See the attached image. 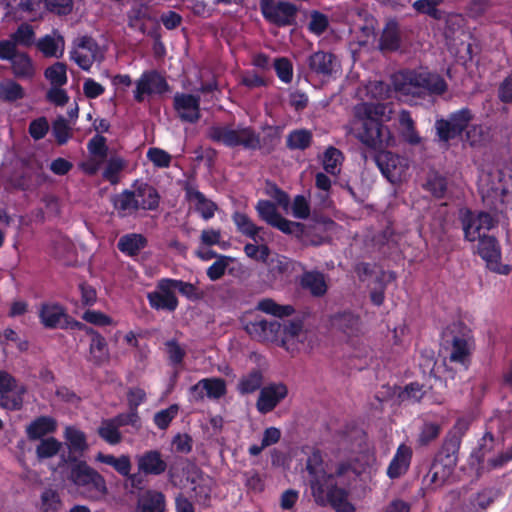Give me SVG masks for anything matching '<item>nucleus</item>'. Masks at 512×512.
Masks as SVG:
<instances>
[{"label": "nucleus", "mask_w": 512, "mask_h": 512, "mask_svg": "<svg viewBox=\"0 0 512 512\" xmlns=\"http://www.w3.org/2000/svg\"><path fill=\"white\" fill-rule=\"evenodd\" d=\"M344 154L334 146H329L323 153L322 166L327 174L337 175L340 173Z\"/></svg>", "instance_id": "obj_39"}, {"label": "nucleus", "mask_w": 512, "mask_h": 512, "mask_svg": "<svg viewBox=\"0 0 512 512\" xmlns=\"http://www.w3.org/2000/svg\"><path fill=\"white\" fill-rule=\"evenodd\" d=\"M470 425L471 419L468 417H460L456 420L454 426L447 434L441 447L444 449V452L457 455L461 445L462 437L468 431Z\"/></svg>", "instance_id": "obj_28"}, {"label": "nucleus", "mask_w": 512, "mask_h": 512, "mask_svg": "<svg viewBox=\"0 0 512 512\" xmlns=\"http://www.w3.org/2000/svg\"><path fill=\"white\" fill-rule=\"evenodd\" d=\"M44 76L52 86L62 87L68 81L67 66L63 62H56L45 69Z\"/></svg>", "instance_id": "obj_50"}, {"label": "nucleus", "mask_w": 512, "mask_h": 512, "mask_svg": "<svg viewBox=\"0 0 512 512\" xmlns=\"http://www.w3.org/2000/svg\"><path fill=\"white\" fill-rule=\"evenodd\" d=\"M287 395L288 388L284 383H270L261 388L256 408L261 414L270 413Z\"/></svg>", "instance_id": "obj_18"}, {"label": "nucleus", "mask_w": 512, "mask_h": 512, "mask_svg": "<svg viewBox=\"0 0 512 512\" xmlns=\"http://www.w3.org/2000/svg\"><path fill=\"white\" fill-rule=\"evenodd\" d=\"M34 30L29 24H21L17 30L11 35V40L17 44L23 46H31L34 41Z\"/></svg>", "instance_id": "obj_64"}, {"label": "nucleus", "mask_w": 512, "mask_h": 512, "mask_svg": "<svg viewBox=\"0 0 512 512\" xmlns=\"http://www.w3.org/2000/svg\"><path fill=\"white\" fill-rule=\"evenodd\" d=\"M300 286L314 297H322L328 290L325 276L320 271H305L300 278Z\"/></svg>", "instance_id": "obj_34"}, {"label": "nucleus", "mask_w": 512, "mask_h": 512, "mask_svg": "<svg viewBox=\"0 0 512 512\" xmlns=\"http://www.w3.org/2000/svg\"><path fill=\"white\" fill-rule=\"evenodd\" d=\"M336 62L337 58L333 53L322 50L312 53L306 61L310 72L321 77H330Z\"/></svg>", "instance_id": "obj_23"}, {"label": "nucleus", "mask_w": 512, "mask_h": 512, "mask_svg": "<svg viewBox=\"0 0 512 512\" xmlns=\"http://www.w3.org/2000/svg\"><path fill=\"white\" fill-rule=\"evenodd\" d=\"M57 420L51 416L41 415L32 420L25 428V433L30 441L44 439L45 436L56 432Z\"/></svg>", "instance_id": "obj_24"}, {"label": "nucleus", "mask_w": 512, "mask_h": 512, "mask_svg": "<svg viewBox=\"0 0 512 512\" xmlns=\"http://www.w3.org/2000/svg\"><path fill=\"white\" fill-rule=\"evenodd\" d=\"M199 95L177 92L173 97V108L182 121L196 123L201 118Z\"/></svg>", "instance_id": "obj_17"}, {"label": "nucleus", "mask_w": 512, "mask_h": 512, "mask_svg": "<svg viewBox=\"0 0 512 512\" xmlns=\"http://www.w3.org/2000/svg\"><path fill=\"white\" fill-rule=\"evenodd\" d=\"M383 114L384 107L382 105H365L364 117L355 132V137L374 153L390 146L394 141L389 128L378 118Z\"/></svg>", "instance_id": "obj_2"}, {"label": "nucleus", "mask_w": 512, "mask_h": 512, "mask_svg": "<svg viewBox=\"0 0 512 512\" xmlns=\"http://www.w3.org/2000/svg\"><path fill=\"white\" fill-rule=\"evenodd\" d=\"M280 329V324L277 321H267L265 319L250 321L245 325L246 332L255 340L259 342H275L279 346L290 350V339H270V336L276 334Z\"/></svg>", "instance_id": "obj_16"}, {"label": "nucleus", "mask_w": 512, "mask_h": 512, "mask_svg": "<svg viewBox=\"0 0 512 512\" xmlns=\"http://www.w3.org/2000/svg\"><path fill=\"white\" fill-rule=\"evenodd\" d=\"M361 324L360 316L351 311L339 312L331 318L332 327L348 337L358 336Z\"/></svg>", "instance_id": "obj_26"}, {"label": "nucleus", "mask_w": 512, "mask_h": 512, "mask_svg": "<svg viewBox=\"0 0 512 512\" xmlns=\"http://www.w3.org/2000/svg\"><path fill=\"white\" fill-rule=\"evenodd\" d=\"M64 438L69 451L67 455H62L63 461L66 463L77 462L76 453L82 454L88 448L85 433L75 426H67L64 430Z\"/></svg>", "instance_id": "obj_22"}, {"label": "nucleus", "mask_w": 512, "mask_h": 512, "mask_svg": "<svg viewBox=\"0 0 512 512\" xmlns=\"http://www.w3.org/2000/svg\"><path fill=\"white\" fill-rule=\"evenodd\" d=\"M457 462V455L444 452L441 448L435 456L429 471L423 478L426 489L435 491L445 485L452 476Z\"/></svg>", "instance_id": "obj_10"}, {"label": "nucleus", "mask_w": 512, "mask_h": 512, "mask_svg": "<svg viewBox=\"0 0 512 512\" xmlns=\"http://www.w3.org/2000/svg\"><path fill=\"white\" fill-rule=\"evenodd\" d=\"M474 114L469 108H461L435 121L436 135L441 142L448 143L465 132V142L474 147L480 143V130L471 125Z\"/></svg>", "instance_id": "obj_4"}, {"label": "nucleus", "mask_w": 512, "mask_h": 512, "mask_svg": "<svg viewBox=\"0 0 512 512\" xmlns=\"http://www.w3.org/2000/svg\"><path fill=\"white\" fill-rule=\"evenodd\" d=\"M178 412L179 406L177 404H171L166 409L156 412L153 417V422L158 429L166 430L177 417Z\"/></svg>", "instance_id": "obj_56"}, {"label": "nucleus", "mask_w": 512, "mask_h": 512, "mask_svg": "<svg viewBox=\"0 0 512 512\" xmlns=\"http://www.w3.org/2000/svg\"><path fill=\"white\" fill-rule=\"evenodd\" d=\"M65 316V308L58 303H43L40 306L39 319L47 329L60 328Z\"/></svg>", "instance_id": "obj_29"}, {"label": "nucleus", "mask_w": 512, "mask_h": 512, "mask_svg": "<svg viewBox=\"0 0 512 512\" xmlns=\"http://www.w3.org/2000/svg\"><path fill=\"white\" fill-rule=\"evenodd\" d=\"M87 149L89 153L101 160H104L108 156L107 140L101 134L94 135L87 143Z\"/></svg>", "instance_id": "obj_61"}, {"label": "nucleus", "mask_w": 512, "mask_h": 512, "mask_svg": "<svg viewBox=\"0 0 512 512\" xmlns=\"http://www.w3.org/2000/svg\"><path fill=\"white\" fill-rule=\"evenodd\" d=\"M425 188L431 192L434 197L438 199L444 198L447 191V179L438 173L430 175Z\"/></svg>", "instance_id": "obj_59"}, {"label": "nucleus", "mask_w": 512, "mask_h": 512, "mask_svg": "<svg viewBox=\"0 0 512 512\" xmlns=\"http://www.w3.org/2000/svg\"><path fill=\"white\" fill-rule=\"evenodd\" d=\"M62 448V442L53 436L41 439L36 446L35 453L39 460L50 459L56 456Z\"/></svg>", "instance_id": "obj_46"}, {"label": "nucleus", "mask_w": 512, "mask_h": 512, "mask_svg": "<svg viewBox=\"0 0 512 512\" xmlns=\"http://www.w3.org/2000/svg\"><path fill=\"white\" fill-rule=\"evenodd\" d=\"M258 216L270 226L281 215L276 205L269 200H259L256 205Z\"/></svg>", "instance_id": "obj_58"}, {"label": "nucleus", "mask_w": 512, "mask_h": 512, "mask_svg": "<svg viewBox=\"0 0 512 512\" xmlns=\"http://www.w3.org/2000/svg\"><path fill=\"white\" fill-rule=\"evenodd\" d=\"M401 47V35L397 21L390 20L386 23L380 39L379 48L384 52H395Z\"/></svg>", "instance_id": "obj_33"}, {"label": "nucleus", "mask_w": 512, "mask_h": 512, "mask_svg": "<svg viewBox=\"0 0 512 512\" xmlns=\"http://www.w3.org/2000/svg\"><path fill=\"white\" fill-rule=\"evenodd\" d=\"M10 64L12 73L17 79H32L35 75L33 61L26 52H19Z\"/></svg>", "instance_id": "obj_36"}, {"label": "nucleus", "mask_w": 512, "mask_h": 512, "mask_svg": "<svg viewBox=\"0 0 512 512\" xmlns=\"http://www.w3.org/2000/svg\"><path fill=\"white\" fill-rule=\"evenodd\" d=\"M169 282V278H161L156 283V289L147 293V300L152 309L172 313L178 308L179 300Z\"/></svg>", "instance_id": "obj_14"}, {"label": "nucleus", "mask_w": 512, "mask_h": 512, "mask_svg": "<svg viewBox=\"0 0 512 512\" xmlns=\"http://www.w3.org/2000/svg\"><path fill=\"white\" fill-rule=\"evenodd\" d=\"M134 512H166L165 495L158 490H145L138 496Z\"/></svg>", "instance_id": "obj_25"}, {"label": "nucleus", "mask_w": 512, "mask_h": 512, "mask_svg": "<svg viewBox=\"0 0 512 512\" xmlns=\"http://www.w3.org/2000/svg\"><path fill=\"white\" fill-rule=\"evenodd\" d=\"M40 500V509L42 512H57L62 506L59 493L51 488H46L43 490Z\"/></svg>", "instance_id": "obj_54"}, {"label": "nucleus", "mask_w": 512, "mask_h": 512, "mask_svg": "<svg viewBox=\"0 0 512 512\" xmlns=\"http://www.w3.org/2000/svg\"><path fill=\"white\" fill-rule=\"evenodd\" d=\"M312 142L313 134L305 128L292 130L286 137V147L289 150L305 151L312 145Z\"/></svg>", "instance_id": "obj_37"}, {"label": "nucleus", "mask_w": 512, "mask_h": 512, "mask_svg": "<svg viewBox=\"0 0 512 512\" xmlns=\"http://www.w3.org/2000/svg\"><path fill=\"white\" fill-rule=\"evenodd\" d=\"M274 69L277 77L284 83H290L293 79V65L286 57H278L274 60Z\"/></svg>", "instance_id": "obj_63"}, {"label": "nucleus", "mask_w": 512, "mask_h": 512, "mask_svg": "<svg viewBox=\"0 0 512 512\" xmlns=\"http://www.w3.org/2000/svg\"><path fill=\"white\" fill-rule=\"evenodd\" d=\"M412 454L411 447L400 444L388 465L387 476L390 479H397L404 475L410 467Z\"/></svg>", "instance_id": "obj_27"}, {"label": "nucleus", "mask_w": 512, "mask_h": 512, "mask_svg": "<svg viewBox=\"0 0 512 512\" xmlns=\"http://www.w3.org/2000/svg\"><path fill=\"white\" fill-rule=\"evenodd\" d=\"M311 494L318 506H330L335 512H356L355 506L348 499V490L337 485L335 475L323 482L317 481Z\"/></svg>", "instance_id": "obj_8"}, {"label": "nucleus", "mask_w": 512, "mask_h": 512, "mask_svg": "<svg viewBox=\"0 0 512 512\" xmlns=\"http://www.w3.org/2000/svg\"><path fill=\"white\" fill-rule=\"evenodd\" d=\"M27 389L19 385L14 376L4 370H0V407L18 411L23 407V396Z\"/></svg>", "instance_id": "obj_12"}, {"label": "nucleus", "mask_w": 512, "mask_h": 512, "mask_svg": "<svg viewBox=\"0 0 512 512\" xmlns=\"http://www.w3.org/2000/svg\"><path fill=\"white\" fill-rule=\"evenodd\" d=\"M460 219L465 238L472 242L480 241V213L475 217L471 210L462 209ZM474 253L480 254V242L474 246Z\"/></svg>", "instance_id": "obj_32"}, {"label": "nucleus", "mask_w": 512, "mask_h": 512, "mask_svg": "<svg viewBox=\"0 0 512 512\" xmlns=\"http://www.w3.org/2000/svg\"><path fill=\"white\" fill-rule=\"evenodd\" d=\"M169 91L170 85L164 76L156 70L145 71L136 81L134 99L136 102L141 103L144 101V95H162Z\"/></svg>", "instance_id": "obj_15"}, {"label": "nucleus", "mask_w": 512, "mask_h": 512, "mask_svg": "<svg viewBox=\"0 0 512 512\" xmlns=\"http://www.w3.org/2000/svg\"><path fill=\"white\" fill-rule=\"evenodd\" d=\"M441 425L436 422L424 421L420 432L418 434L417 442L421 446H426L435 439H437L441 433Z\"/></svg>", "instance_id": "obj_55"}, {"label": "nucleus", "mask_w": 512, "mask_h": 512, "mask_svg": "<svg viewBox=\"0 0 512 512\" xmlns=\"http://www.w3.org/2000/svg\"><path fill=\"white\" fill-rule=\"evenodd\" d=\"M52 134L58 145H65L72 137V130L63 116H58L52 123Z\"/></svg>", "instance_id": "obj_52"}, {"label": "nucleus", "mask_w": 512, "mask_h": 512, "mask_svg": "<svg viewBox=\"0 0 512 512\" xmlns=\"http://www.w3.org/2000/svg\"><path fill=\"white\" fill-rule=\"evenodd\" d=\"M69 479L77 486L80 494L89 500H100L108 492L105 478L86 461L71 462Z\"/></svg>", "instance_id": "obj_7"}, {"label": "nucleus", "mask_w": 512, "mask_h": 512, "mask_svg": "<svg viewBox=\"0 0 512 512\" xmlns=\"http://www.w3.org/2000/svg\"><path fill=\"white\" fill-rule=\"evenodd\" d=\"M137 468L144 476H160L168 468L162 453L157 449L144 451L136 456Z\"/></svg>", "instance_id": "obj_19"}, {"label": "nucleus", "mask_w": 512, "mask_h": 512, "mask_svg": "<svg viewBox=\"0 0 512 512\" xmlns=\"http://www.w3.org/2000/svg\"><path fill=\"white\" fill-rule=\"evenodd\" d=\"M185 198L189 202H195V211H197L204 220H209L214 217L218 209L215 202L206 198V196L197 189L194 182L186 181L183 185Z\"/></svg>", "instance_id": "obj_20"}, {"label": "nucleus", "mask_w": 512, "mask_h": 512, "mask_svg": "<svg viewBox=\"0 0 512 512\" xmlns=\"http://www.w3.org/2000/svg\"><path fill=\"white\" fill-rule=\"evenodd\" d=\"M169 283L172 286L174 293L178 291L181 296L185 297L191 302H197L204 297V292L201 291L196 285L180 279L169 278Z\"/></svg>", "instance_id": "obj_43"}, {"label": "nucleus", "mask_w": 512, "mask_h": 512, "mask_svg": "<svg viewBox=\"0 0 512 512\" xmlns=\"http://www.w3.org/2000/svg\"><path fill=\"white\" fill-rule=\"evenodd\" d=\"M109 358L108 344L104 336L91 339L89 345V361L96 366L102 365Z\"/></svg>", "instance_id": "obj_41"}, {"label": "nucleus", "mask_w": 512, "mask_h": 512, "mask_svg": "<svg viewBox=\"0 0 512 512\" xmlns=\"http://www.w3.org/2000/svg\"><path fill=\"white\" fill-rule=\"evenodd\" d=\"M263 384V373L259 369H252L248 374L243 375L238 384L237 391L241 395L252 394L261 390Z\"/></svg>", "instance_id": "obj_38"}, {"label": "nucleus", "mask_w": 512, "mask_h": 512, "mask_svg": "<svg viewBox=\"0 0 512 512\" xmlns=\"http://www.w3.org/2000/svg\"><path fill=\"white\" fill-rule=\"evenodd\" d=\"M444 0H416L412 6L419 14L427 15L434 20H442L444 11L438 8Z\"/></svg>", "instance_id": "obj_45"}, {"label": "nucleus", "mask_w": 512, "mask_h": 512, "mask_svg": "<svg viewBox=\"0 0 512 512\" xmlns=\"http://www.w3.org/2000/svg\"><path fill=\"white\" fill-rule=\"evenodd\" d=\"M374 161L383 177L391 184L402 183L410 167L407 157L384 149L374 154Z\"/></svg>", "instance_id": "obj_9"}, {"label": "nucleus", "mask_w": 512, "mask_h": 512, "mask_svg": "<svg viewBox=\"0 0 512 512\" xmlns=\"http://www.w3.org/2000/svg\"><path fill=\"white\" fill-rule=\"evenodd\" d=\"M393 85L397 92L417 97L442 95L447 90V83L444 78L428 71L407 70L400 72L394 76Z\"/></svg>", "instance_id": "obj_3"}, {"label": "nucleus", "mask_w": 512, "mask_h": 512, "mask_svg": "<svg viewBox=\"0 0 512 512\" xmlns=\"http://www.w3.org/2000/svg\"><path fill=\"white\" fill-rule=\"evenodd\" d=\"M471 338V330L461 321L452 322L445 327L441 335V347L446 359L467 369L470 364Z\"/></svg>", "instance_id": "obj_5"}, {"label": "nucleus", "mask_w": 512, "mask_h": 512, "mask_svg": "<svg viewBox=\"0 0 512 512\" xmlns=\"http://www.w3.org/2000/svg\"><path fill=\"white\" fill-rule=\"evenodd\" d=\"M306 471L309 474V484L312 489L316 482H323L333 474H329L324 469L322 453L319 449H313L306 461Z\"/></svg>", "instance_id": "obj_31"}, {"label": "nucleus", "mask_w": 512, "mask_h": 512, "mask_svg": "<svg viewBox=\"0 0 512 512\" xmlns=\"http://www.w3.org/2000/svg\"><path fill=\"white\" fill-rule=\"evenodd\" d=\"M232 220L238 232L258 242V234L262 228L255 225L247 214L238 211L234 212Z\"/></svg>", "instance_id": "obj_40"}, {"label": "nucleus", "mask_w": 512, "mask_h": 512, "mask_svg": "<svg viewBox=\"0 0 512 512\" xmlns=\"http://www.w3.org/2000/svg\"><path fill=\"white\" fill-rule=\"evenodd\" d=\"M148 245L147 238L138 233H129L120 237L117 247L125 255L134 257Z\"/></svg>", "instance_id": "obj_35"}, {"label": "nucleus", "mask_w": 512, "mask_h": 512, "mask_svg": "<svg viewBox=\"0 0 512 512\" xmlns=\"http://www.w3.org/2000/svg\"><path fill=\"white\" fill-rule=\"evenodd\" d=\"M132 187L139 210L155 211L159 208L161 196L153 185L135 181Z\"/></svg>", "instance_id": "obj_21"}, {"label": "nucleus", "mask_w": 512, "mask_h": 512, "mask_svg": "<svg viewBox=\"0 0 512 512\" xmlns=\"http://www.w3.org/2000/svg\"><path fill=\"white\" fill-rule=\"evenodd\" d=\"M25 97L23 87L14 80H6L0 83V99L6 102H15Z\"/></svg>", "instance_id": "obj_48"}, {"label": "nucleus", "mask_w": 512, "mask_h": 512, "mask_svg": "<svg viewBox=\"0 0 512 512\" xmlns=\"http://www.w3.org/2000/svg\"><path fill=\"white\" fill-rule=\"evenodd\" d=\"M328 27L329 18L326 14L318 10H312L310 12V21L308 23V30L310 33L320 36L328 29Z\"/></svg>", "instance_id": "obj_57"}, {"label": "nucleus", "mask_w": 512, "mask_h": 512, "mask_svg": "<svg viewBox=\"0 0 512 512\" xmlns=\"http://www.w3.org/2000/svg\"><path fill=\"white\" fill-rule=\"evenodd\" d=\"M423 387L418 382H411L398 392L397 399L400 402L418 403L425 395Z\"/></svg>", "instance_id": "obj_53"}, {"label": "nucleus", "mask_w": 512, "mask_h": 512, "mask_svg": "<svg viewBox=\"0 0 512 512\" xmlns=\"http://www.w3.org/2000/svg\"><path fill=\"white\" fill-rule=\"evenodd\" d=\"M99 437L109 445H117L122 441V434L112 419H104L97 429Z\"/></svg>", "instance_id": "obj_47"}, {"label": "nucleus", "mask_w": 512, "mask_h": 512, "mask_svg": "<svg viewBox=\"0 0 512 512\" xmlns=\"http://www.w3.org/2000/svg\"><path fill=\"white\" fill-rule=\"evenodd\" d=\"M482 260L487 270L495 274L507 276L512 271L510 264L502 263L501 246L494 236L482 234Z\"/></svg>", "instance_id": "obj_13"}, {"label": "nucleus", "mask_w": 512, "mask_h": 512, "mask_svg": "<svg viewBox=\"0 0 512 512\" xmlns=\"http://www.w3.org/2000/svg\"><path fill=\"white\" fill-rule=\"evenodd\" d=\"M260 10L266 21L278 27L293 25L298 11L293 3L274 0H260Z\"/></svg>", "instance_id": "obj_11"}, {"label": "nucleus", "mask_w": 512, "mask_h": 512, "mask_svg": "<svg viewBox=\"0 0 512 512\" xmlns=\"http://www.w3.org/2000/svg\"><path fill=\"white\" fill-rule=\"evenodd\" d=\"M206 396L210 399H220L227 393L226 381L220 377L203 378Z\"/></svg>", "instance_id": "obj_51"}, {"label": "nucleus", "mask_w": 512, "mask_h": 512, "mask_svg": "<svg viewBox=\"0 0 512 512\" xmlns=\"http://www.w3.org/2000/svg\"><path fill=\"white\" fill-rule=\"evenodd\" d=\"M111 203L119 218L131 216L139 210L133 190L125 189L113 195Z\"/></svg>", "instance_id": "obj_30"}, {"label": "nucleus", "mask_w": 512, "mask_h": 512, "mask_svg": "<svg viewBox=\"0 0 512 512\" xmlns=\"http://www.w3.org/2000/svg\"><path fill=\"white\" fill-rule=\"evenodd\" d=\"M486 189L482 190V229L490 230L502 220H507V212H512V176L499 169L486 174Z\"/></svg>", "instance_id": "obj_1"}, {"label": "nucleus", "mask_w": 512, "mask_h": 512, "mask_svg": "<svg viewBox=\"0 0 512 512\" xmlns=\"http://www.w3.org/2000/svg\"><path fill=\"white\" fill-rule=\"evenodd\" d=\"M124 161L120 157H111L103 171V178L111 184L118 183V175L124 169Z\"/></svg>", "instance_id": "obj_62"}, {"label": "nucleus", "mask_w": 512, "mask_h": 512, "mask_svg": "<svg viewBox=\"0 0 512 512\" xmlns=\"http://www.w3.org/2000/svg\"><path fill=\"white\" fill-rule=\"evenodd\" d=\"M245 479V486L249 492L255 494L262 493L265 490V477L257 470H249L243 474Z\"/></svg>", "instance_id": "obj_60"}, {"label": "nucleus", "mask_w": 512, "mask_h": 512, "mask_svg": "<svg viewBox=\"0 0 512 512\" xmlns=\"http://www.w3.org/2000/svg\"><path fill=\"white\" fill-rule=\"evenodd\" d=\"M64 40L62 36L57 39L50 35H45L37 42V48L45 57H61L63 54Z\"/></svg>", "instance_id": "obj_42"}, {"label": "nucleus", "mask_w": 512, "mask_h": 512, "mask_svg": "<svg viewBox=\"0 0 512 512\" xmlns=\"http://www.w3.org/2000/svg\"><path fill=\"white\" fill-rule=\"evenodd\" d=\"M206 137L228 148L241 146L253 151L261 148L260 134L252 126L238 125L234 128L231 124H215L207 129Z\"/></svg>", "instance_id": "obj_6"}, {"label": "nucleus", "mask_w": 512, "mask_h": 512, "mask_svg": "<svg viewBox=\"0 0 512 512\" xmlns=\"http://www.w3.org/2000/svg\"><path fill=\"white\" fill-rule=\"evenodd\" d=\"M271 226L284 234L293 235L300 240L305 234V225L303 223L288 220L282 215H280Z\"/></svg>", "instance_id": "obj_49"}, {"label": "nucleus", "mask_w": 512, "mask_h": 512, "mask_svg": "<svg viewBox=\"0 0 512 512\" xmlns=\"http://www.w3.org/2000/svg\"><path fill=\"white\" fill-rule=\"evenodd\" d=\"M257 309L266 314H270L279 318L287 317L295 312L291 305H280L271 298H264L257 304Z\"/></svg>", "instance_id": "obj_44"}]
</instances>
